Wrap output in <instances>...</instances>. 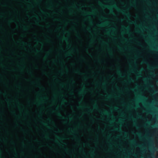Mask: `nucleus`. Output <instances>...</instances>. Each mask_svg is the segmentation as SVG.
Returning a JSON list of instances; mask_svg holds the SVG:
<instances>
[{
  "label": "nucleus",
  "instance_id": "nucleus-1",
  "mask_svg": "<svg viewBox=\"0 0 158 158\" xmlns=\"http://www.w3.org/2000/svg\"><path fill=\"white\" fill-rule=\"evenodd\" d=\"M112 6L116 8L118 12L125 15L130 20V18L131 17V15L129 12H126L125 10L120 9L115 3H113L112 5Z\"/></svg>",
  "mask_w": 158,
  "mask_h": 158
},
{
  "label": "nucleus",
  "instance_id": "nucleus-2",
  "mask_svg": "<svg viewBox=\"0 0 158 158\" xmlns=\"http://www.w3.org/2000/svg\"><path fill=\"white\" fill-rule=\"evenodd\" d=\"M130 142L131 143L135 145L136 146H139V147H141L142 145H139L136 143V141L135 140H133L130 141Z\"/></svg>",
  "mask_w": 158,
  "mask_h": 158
},
{
  "label": "nucleus",
  "instance_id": "nucleus-3",
  "mask_svg": "<svg viewBox=\"0 0 158 158\" xmlns=\"http://www.w3.org/2000/svg\"><path fill=\"white\" fill-rule=\"evenodd\" d=\"M117 68L118 69H117V73L119 75H120L122 77L124 76H122V73H121V71L120 69L119 66H117Z\"/></svg>",
  "mask_w": 158,
  "mask_h": 158
},
{
  "label": "nucleus",
  "instance_id": "nucleus-4",
  "mask_svg": "<svg viewBox=\"0 0 158 158\" xmlns=\"http://www.w3.org/2000/svg\"><path fill=\"white\" fill-rule=\"evenodd\" d=\"M108 23V22H105L104 23H102L100 24H98V25L99 27H102L104 25H107Z\"/></svg>",
  "mask_w": 158,
  "mask_h": 158
},
{
  "label": "nucleus",
  "instance_id": "nucleus-5",
  "mask_svg": "<svg viewBox=\"0 0 158 158\" xmlns=\"http://www.w3.org/2000/svg\"><path fill=\"white\" fill-rule=\"evenodd\" d=\"M85 92V86H84V88L79 91V94L80 95H82Z\"/></svg>",
  "mask_w": 158,
  "mask_h": 158
},
{
  "label": "nucleus",
  "instance_id": "nucleus-6",
  "mask_svg": "<svg viewBox=\"0 0 158 158\" xmlns=\"http://www.w3.org/2000/svg\"><path fill=\"white\" fill-rule=\"evenodd\" d=\"M99 4L102 7H103L104 8H110V6H106V5H103L102 3H101V2H99Z\"/></svg>",
  "mask_w": 158,
  "mask_h": 158
},
{
  "label": "nucleus",
  "instance_id": "nucleus-7",
  "mask_svg": "<svg viewBox=\"0 0 158 158\" xmlns=\"http://www.w3.org/2000/svg\"><path fill=\"white\" fill-rule=\"evenodd\" d=\"M100 112L101 113H102V114H106V115H108L109 114V113H108V112L107 111V110H104V111L103 112H101V111H100Z\"/></svg>",
  "mask_w": 158,
  "mask_h": 158
},
{
  "label": "nucleus",
  "instance_id": "nucleus-8",
  "mask_svg": "<svg viewBox=\"0 0 158 158\" xmlns=\"http://www.w3.org/2000/svg\"><path fill=\"white\" fill-rule=\"evenodd\" d=\"M123 28L126 30L127 33H129L130 32V29L128 27L123 26Z\"/></svg>",
  "mask_w": 158,
  "mask_h": 158
},
{
  "label": "nucleus",
  "instance_id": "nucleus-9",
  "mask_svg": "<svg viewBox=\"0 0 158 158\" xmlns=\"http://www.w3.org/2000/svg\"><path fill=\"white\" fill-rule=\"evenodd\" d=\"M133 81L134 80L129 77L128 78V81H125V82L127 83L129 82H133Z\"/></svg>",
  "mask_w": 158,
  "mask_h": 158
},
{
  "label": "nucleus",
  "instance_id": "nucleus-10",
  "mask_svg": "<svg viewBox=\"0 0 158 158\" xmlns=\"http://www.w3.org/2000/svg\"><path fill=\"white\" fill-rule=\"evenodd\" d=\"M57 114L58 116H59L62 119H64L65 118H64V117L62 116V115H61V114L60 112H58Z\"/></svg>",
  "mask_w": 158,
  "mask_h": 158
},
{
  "label": "nucleus",
  "instance_id": "nucleus-11",
  "mask_svg": "<svg viewBox=\"0 0 158 158\" xmlns=\"http://www.w3.org/2000/svg\"><path fill=\"white\" fill-rule=\"evenodd\" d=\"M140 98L142 100H145L146 99V97L144 95H141L140 96Z\"/></svg>",
  "mask_w": 158,
  "mask_h": 158
},
{
  "label": "nucleus",
  "instance_id": "nucleus-12",
  "mask_svg": "<svg viewBox=\"0 0 158 158\" xmlns=\"http://www.w3.org/2000/svg\"><path fill=\"white\" fill-rule=\"evenodd\" d=\"M74 72L76 73H77L80 74H82V73H81L78 70H77L74 71Z\"/></svg>",
  "mask_w": 158,
  "mask_h": 158
},
{
  "label": "nucleus",
  "instance_id": "nucleus-13",
  "mask_svg": "<svg viewBox=\"0 0 158 158\" xmlns=\"http://www.w3.org/2000/svg\"><path fill=\"white\" fill-rule=\"evenodd\" d=\"M94 109H97L98 108V106L97 104H94Z\"/></svg>",
  "mask_w": 158,
  "mask_h": 158
},
{
  "label": "nucleus",
  "instance_id": "nucleus-14",
  "mask_svg": "<svg viewBox=\"0 0 158 158\" xmlns=\"http://www.w3.org/2000/svg\"><path fill=\"white\" fill-rule=\"evenodd\" d=\"M114 130L116 131H121V128H119L118 127H116L114 129Z\"/></svg>",
  "mask_w": 158,
  "mask_h": 158
},
{
  "label": "nucleus",
  "instance_id": "nucleus-15",
  "mask_svg": "<svg viewBox=\"0 0 158 158\" xmlns=\"http://www.w3.org/2000/svg\"><path fill=\"white\" fill-rule=\"evenodd\" d=\"M111 97V96L109 94H108L106 97V98L108 99H110Z\"/></svg>",
  "mask_w": 158,
  "mask_h": 158
},
{
  "label": "nucleus",
  "instance_id": "nucleus-16",
  "mask_svg": "<svg viewBox=\"0 0 158 158\" xmlns=\"http://www.w3.org/2000/svg\"><path fill=\"white\" fill-rule=\"evenodd\" d=\"M142 63H143L145 64H148L147 61V60H143V61H142Z\"/></svg>",
  "mask_w": 158,
  "mask_h": 158
},
{
  "label": "nucleus",
  "instance_id": "nucleus-17",
  "mask_svg": "<svg viewBox=\"0 0 158 158\" xmlns=\"http://www.w3.org/2000/svg\"><path fill=\"white\" fill-rule=\"evenodd\" d=\"M134 125L137 128H138L139 127L138 126L137 123L134 121Z\"/></svg>",
  "mask_w": 158,
  "mask_h": 158
},
{
  "label": "nucleus",
  "instance_id": "nucleus-18",
  "mask_svg": "<svg viewBox=\"0 0 158 158\" xmlns=\"http://www.w3.org/2000/svg\"><path fill=\"white\" fill-rule=\"evenodd\" d=\"M130 23L131 24H136V23L135 22L131 21L130 22Z\"/></svg>",
  "mask_w": 158,
  "mask_h": 158
},
{
  "label": "nucleus",
  "instance_id": "nucleus-19",
  "mask_svg": "<svg viewBox=\"0 0 158 158\" xmlns=\"http://www.w3.org/2000/svg\"><path fill=\"white\" fill-rule=\"evenodd\" d=\"M56 138L59 139H64V137H60L59 136H57Z\"/></svg>",
  "mask_w": 158,
  "mask_h": 158
},
{
  "label": "nucleus",
  "instance_id": "nucleus-20",
  "mask_svg": "<svg viewBox=\"0 0 158 158\" xmlns=\"http://www.w3.org/2000/svg\"><path fill=\"white\" fill-rule=\"evenodd\" d=\"M42 123L43 125L46 126H48V125L47 123L45 122H42Z\"/></svg>",
  "mask_w": 158,
  "mask_h": 158
},
{
  "label": "nucleus",
  "instance_id": "nucleus-21",
  "mask_svg": "<svg viewBox=\"0 0 158 158\" xmlns=\"http://www.w3.org/2000/svg\"><path fill=\"white\" fill-rule=\"evenodd\" d=\"M23 29L24 30L26 31L28 29V27L26 26H23Z\"/></svg>",
  "mask_w": 158,
  "mask_h": 158
},
{
  "label": "nucleus",
  "instance_id": "nucleus-22",
  "mask_svg": "<svg viewBox=\"0 0 158 158\" xmlns=\"http://www.w3.org/2000/svg\"><path fill=\"white\" fill-rule=\"evenodd\" d=\"M94 151H91L90 153V154L91 155H94Z\"/></svg>",
  "mask_w": 158,
  "mask_h": 158
},
{
  "label": "nucleus",
  "instance_id": "nucleus-23",
  "mask_svg": "<svg viewBox=\"0 0 158 158\" xmlns=\"http://www.w3.org/2000/svg\"><path fill=\"white\" fill-rule=\"evenodd\" d=\"M65 54L67 56H70L71 55V54L70 52H67L65 53Z\"/></svg>",
  "mask_w": 158,
  "mask_h": 158
},
{
  "label": "nucleus",
  "instance_id": "nucleus-24",
  "mask_svg": "<svg viewBox=\"0 0 158 158\" xmlns=\"http://www.w3.org/2000/svg\"><path fill=\"white\" fill-rule=\"evenodd\" d=\"M63 39L64 40L66 41H67L68 40V39L67 38L65 37H64L63 38Z\"/></svg>",
  "mask_w": 158,
  "mask_h": 158
},
{
  "label": "nucleus",
  "instance_id": "nucleus-25",
  "mask_svg": "<svg viewBox=\"0 0 158 158\" xmlns=\"http://www.w3.org/2000/svg\"><path fill=\"white\" fill-rule=\"evenodd\" d=\"M138 73L139 74L138 76L139 77H141V72H138Z\"/></svg>",
  "mask_w": 158,
  "mask_h": 158
},
{
  "label": "nucleus",
  "instance_id": "nucleus-26",
  "mask_svg": "<svg viewBox=\"0 0 158 158\" xmlns=\"http://www.w3.org/2000/svg\"><path fill=\"white\" fill-rule=\"evenodd\" d=\"M83 13H84V15H87L88 14H89L90 13L89 12H84Z\"/></svg>",
  "mask_w": 158,
  "mask_h": 158
},
{
  "label": "nucleus",
  "instance_id": "nucleus-27",
  "mask_svg": "<svg viewBox=\"0 0 158 158\" xmlns=\"http://www.w3.org/2000/svg\"><path fill=\"white\" fill-rule=\"evenodd\" d=\"M108 50L110 52V55H112V52L111 51L110 49L109 48L108 49Z\"/></svg>",
  "mask_w": 158,
  "mask_h": 158
},
{
  "label": "nucleus",
  "instance_id": "nucleus-28",
  "mask_svg": "<svg viewBox=\"0 0 158 158\" xmlns=\"http://www.w3.org/2000/svg\"><path fill=\"white\" fill-rule=\"evenodd\" d=\"M154 68V67L153 66H150V67H149V69H150V70H152V69H153Z\"/></svg>",
  "mask_w": 158,
  "mask_h": 158
},
{
  "label": "nucleus",
  "instance_id": "nucleus-29",
  "mask_svg": "<svg viewBox=\"0 0 158 158\" xmlns=\"http://www.w3.org/2000/svg\"><path fill=\"white\" fill-rule=\"evenodd\" d=\"M136 135H138L140 138H141V134L140 133H138L137 134H136Z\"/></svg>",
  "mask_w": 158,
  "mask_h": 158
},
{
  "label": "nucleus",
  "instance_id": "nucleus-30",
  "mask_svg": "<svg viewBox=\"0 0 158 158\" xmlns=\"http://www.w3.org/2000/svg\"><path fill=\"white\" fill-rule=\"evenodd\" d=\"M102 44H107V43L106 42L104 41H102Z\"/></svg>",
  "mask_w": 158,
  "mask_h": 158
},
{
  "label": "nucleus",
  "instance_id": "nucleus-31",
  "mask_svg": "<svg viewBox=\"0 0 158 158\" xmlns=\"http://www.w3.org/2000/svg\"><path fill=\"white\" fill-rule=\"evenodd\" d=\"M110 12L111 14H114V12L111 9L110 10Z\"/></svg>",
  "mask_w": 158,
  "mask_h": 158
},
{
  "label": "nucleus",
  "instance_id": "nucleus-32",
  "mask_svg": "<svg viewBox=\"0 0 158 158\" xmlns=\"http://www.w3.org/2000/svg\"><path fill=\"white\" fill-rule=\"evenodd\" d=\"M118 48L119 50H120V51H122L123 50V49L119 46L118 47Z\"/></svg>",
  "mask_w": 158,
  "mask_h": 158
},
{
  "label": "nucleus",
  "instance_id": "nucleus-33",
  "mask_svg": "<svg viewBox=\"0 0 158 158\" xmlns=\"http://www.w3.org/2000/svg\"><path fill=\"white\" fill-rule=\"evenodd\" d=\"M148 79V78H144L143 79L144 80L145 82H147V80Z\"/></svg>",
  "mask_w": 158,
  "mask_h": 158
},
{
  "label": "nucleus",
  "instance_id": "nucleus-34",
  "mask_svg": "<svg viewBox=\"0 0 158 158\" xmlns=\"http://www.w3.org/2000/svg\"><path fill=\"white\" fill-rule=\"evenodd\" d=\"M138 117L139 118H142V116L140 115H139V114H138Z\"/></svg>",
  "mask_w": 158,
  "mask_h": 158
},
{
  "label": "nucleus",
  "instance_id": "nucleus-35",
  "mask_svg": "<svg viewBox=\"0 0 158 158\" xmlns=\"http://www.w3.org/2000/svg\"><path fill=\"white\" fill-rule=\"evenodd\" d=\"M88 111L89 112H92V110L90 108H89L88 109Z\"/></svg>",
  "mask_w": 158,
  "mask_h": 158
},
{
  "label": "nucleus",
  "instance_id": "nucleus-36",
  "mask_svg": "<svg viewBox=\"0 0 158 158\" xmlns=\"http://www.w3.org/2000/svg\"><path fill=\"white\" fill-rule=\"evenodd\" d=\"M62 101L63 102H66V101L64 99H63L62 100Z\"/></svg>",
  "mask_w": 158,
  "mask_h": 158
},
{
  "label": "nucleus",
  "instance_id": "nucleus-37",
  "mask_svg": "<svg viewBox=\"0 0 158 158\" xmlns=\"http://www.w3.org/2000/svg\"><path fill=\"white\" fill-rule=\"evenodd\" d=\"M146 112H147V113H152V112H151V111H149L148 110H146Z\"/></svg>",
  "mask_w": 158,
  "mask_h": 158
},
{
  "label": "nucleus",
  "instance_id": "nucleus-38",
  "mask_svg": "<svg viewBox=\"0 0 158 158\" xmlns=\"http://www.w3.org/2000/svg\"><path fill=\"white\" fill-rule=\"evenodd\" d=\"M22 44H23V45H25V44H27V43L25 42H23V43H22Z\"/></svg>",
  "mask_w": 158,
  "mask_h": 158
},
{
  "label": "nucleus",
  "instance_id": "nucleus-39",
  "mask_svg": "<svg viewBox=\"0 0 158 158\" xmlns=\"http://www.w3.org/2000/svg\"><path fill=\"white\" fill-rule=\"evenodd\" d=\"M70 132H71L72 133H73L75 132V131L73 130H71L70 131Z\"/></svg>",
  "mask_w": 158,
  "mask_h": 158
},
{
  "label": "nucleus",
  "instance_id": "nucleus-40",
  "mask_svg": "<svg viewBox=\"0 0 158 158\" xmlns=\"http://www.w3.org/2000/svg\"><path fill=\"white\" fill-rule=\"evenodd\" d=\"M14 21V20L13 19H11L10 21L9 22H13Z\"/></svg>",
  "mask_w": 158,
  "mask_h": 158
},
{
  "label": "nucleus",
  "instance_id": "nucleus-41",
  "mask_svg": "<svg viewBox=\"0 0 158 158\" xmlns=\"http://www.w3.org/2000/svg\"><path fill=\"white\" fill-rule=\"evenodd\" d=\"M124 135L125 136H126L127 135V132H124Z\"/></svg>",
  "mask_w": 158,
  "mask_h": 158
},
{
  "label": "nucleus",
  "instance_id": "nucleus-42",
  "mask_svg": "<svg viewBox=\"0 0 158 158\" xmlns=\"http://www.w3.org/2000/svg\"><path fill=\"white\" fill-rule=\"evenodd\" d=\"M137 43H138V44L139 45V46H141V44L140 43H139V42H138Z\"/></svg>",
  "mask_w": 158,
  "mask_h": 158
},
{
  "label": "nucleus",
  "instance_id": "nucleus-43",
  "mask_svg": "<svg viewBox=\"0 0 158 158\" xmlns=\"http://www.w3.org/2000/svg\"><path fill=\"white\" fill-rule=\"evenodd\" d=\"M156 92H157V91H156V90L153 91V94H156Z\"/></svg>",
  "mask_w": 158,
  "mask_h": 158
},
{
  "label": "nucleus",
  "instance_id": "nucleus-44",
  "mask_svg": "<svg viewBox=\"0 0 158 158\" xmlns=\"http://www.w3.org/2000/svg\"><path fill=\"white\" fill-rule=\"evenodd\" d=\"M35 17H36V18L37 19H39L38 16L36 15H35Z\"/></svg>",
  "mask_w": 158,
  "mask_h": 158
},
{
  "label": "nucleus",
  "instance_id": "nucleus-45",
  "mask_svg": "<svg viewBox=\"0 0 158 158\" xmlns=\"http://www.w3.org/2000/svg\"><path fill=\"white\" fill-rule=\"evenodd\" d=\"M71 82L72 83H75V81L73 80H72V81H71Z\"/></svg>",
  "mask_w": 158,
  "mask_h": 158
},
{
  "label": "nucleus",
  "instance_id": "nucleus-46",
  "mask_svg": "<svg viewBox=\"0 0 158 158\" xmlns=\"http://www.w3.org/2000/svg\"><path fill=\"white\" fill-rule=\"evenodd\" d=\"M123 39L125 41H127V39H126L124 37H123Z\"/></svg>",
  "mask_w": 158,
  "mask_h": 158
},
{
  "label": "nucleus",
  "instance_id": "nucleus-47",
  "mask_svg": "<svg viewBox=\"0 0 158 158\" xmlns=\"http://www.w3.org/2000/svg\"><path fill=\"white\" fill-rule=\"evenodd\" d=\"M136 31L137 32H139V31L138 30H136Z\"/></svg>",
  "mask_w": 158,
  "mask_h": 158
},
{
  "label": "nucleus",
  "instance_id": "nucleus-48",
  "mask_svg": "<svg viewBox=\"0 0 158 158\" xmlns=\"http://www.w3.org/2000/svg\"><path fill=\"white\" fill-rule=\"evenodd\" d=\"M77 37L78 38H80V35H77Z\"/></svg>",
  "mask_w": 158,
  "mask_h": 158
},
{
  "label": "nucleus",
  "instance_id": "nucleus-49",
  "mask_svg": "<svg viewBox=\"0 0 158 158\" xmlns=\"http://www.w3.org/2000/svg\"><path fill=\"white\" fill-rule=\"evenodd\" d=\"M35 51H36V52H39V50H37V49Z\"/></svg>",
  "mask_w": 158,
  "mask_h": 158
},
{
  "label": "nucleus",
  "instance_id": "nucleus-50",
  "mask_svg": "<svg viewBox=\"0 0 158 158\" xmlns=\"http://www.w3.org/2000/svg\"><path fill=\"white\" fill-rule=\"evenodd\" d=\"M109 32H110V30H109L107 32V33L108 34H109Z\"/></svg>",
  "mask_w": 158,
  "mask_h": 158
},
{
  "label": "nucleus",
  "instance_id": "nucleus-51",
  "mask_svg": "<svg viewBox=\"0 0 158 158\" xmlns=\"http://www.w3.org/2000/svg\"><path fill=\"white\" fill-rule=\"evenodd\" d=\"M116 88H117V89H119V88L118 87V86H116Z\"/></svg>",
  "mask_w": 158,
  "mask_h": 158
},
{
  "label": "nucleus",
  "instance_id": "nucleus-52",
  "mask_svg": "<svg viewBox=\"0 0 158 158\" xmlns=\"http://www.w3.org/2000/svg\"><path fill=\"white\" fill-rule=\"evenodd\" d=\"M69 118V119L70 120H71L72 119V117H70Z\"/></svg>",
  "mask_w": 158,
  "mask_h": 158
},
{
  "label": "nucleus",
  "instance_id": "nucleus-53",
  "mask_svg": "<svg viewBox=\"0 0 158 158\" xmlns=\"http://www.w3.org/2000/svg\"><path fill=\"white\" fill-rule=\"evenodd\" d=\"M147 122L148 123H150V121H149V120H147Z\"/></svg>",
  "mask_w": 158,
  "mask_h": 158
},
{
  "label": "nucleus",
  "instance_id": "nucleus-54",
  "mask_svg": "<svg viewBox=\"0 0 158 158\" xmlns=\"http://www.w3.org/2000/svg\"><path fill=\"white\" fill-rule=\"evenodd\" d=\"M131 118H132V119L133 120H135V118L133 117H131Z\"/></svg>",
  "mask_w": 158,
  "mask_h": 158
},
{
  "label": "nucleus",
  "instance_id": "nucleus-55",
  "mask_svg": "<svg viewBox=\"0 0 158 158\" xmlns=\"http://www.w3.org/2000/svg\"><path fill=\"white\" fill-rule=\"evenodd\" d=\"M61 86L62 87L64 85V84H61Z\"/></svg>",
  "mask_w": 158,
  "mask_h": 158
},
{
  "label": "nucleus",
  "instance_id": "nucleus-56",
  "mask_svg": "<svg viewBox=\"0 0 158 158\" xmlns=\"http://www.w3.org/2000/svg\"><path fill=\"white\" fill-rule=\"evenodd\" d=\"M90 23H93V21L92 20H90Z\"/></svg>",
  "mask_w": 158,
  "mask_h": 158
},
{
  "label": "nucleus",
  "instance_id": "nucleus-57",
  "mask_svg": "<svg viewBox=\"0 0 158 158\" xmlns=\"http://www.w3.org/2000/svg\"><path fill=\"white\" fill-rule=\"evenodd\" d=\"M117 109H118V108H117V107H115L114 108V109H115V110H117Z\"/></svg>",
  "mask_w": 158,
  "mask_h": 158
},
{
  "label": "nucleus",
  "instance_id": "nucleus-58",
  "mask_svg": "<svg viewBox=\"0 0 158 158\" xmlns=\"http://www.w3.org/2000/svg\"><path fill=\"white\" fill-rule=\"evenodd\" d=\"M65 150L66 151H67L68 150V149L67 148H65Z\"/></svg>",
  "mask_w": 158,
  "mask_h": 158
},
{
  "label": "nucleus",
  "instance_id": "nucleus-59",
  "mask_svg": "<svg viewBox=\"0 0 158 158\" xmlns=\"http://www.w3.org/2000/svg\"><path fill=\"white\" fill-rule=\"evenodd\" d=\"M101 17L103 19H105V18H104L103 17H102V16Z\"/></svg>",
  "mask_w": 158,
  "mask_h": 158
},
{
  "label": "nucleus",
  "instance_id": "nucleus-60",
  "mask_svg": "<svg viewBox=\"0 0 158 158\" xmlns=\"http://www.w3.org/2000/svg\"><path fill=\"white\" fill-rule=\"evenodd\" d=\"M29 73L30 74H31L32 72H31L30 71V72H29Z\"/></svg>",
  "mask_w": 158,
  "mask_h": 158
},
{
  "label": "nucleus",
  "instance_id": "nucleus-61",
  "mask_svg": "<svg viewBox=\"0 0 158 158\" xmlns=\"http://www.w3.org/2000/svg\"><path fill=\"white\" fill-rule=\"evenodd\" d=\"M77 139L78 140H79V141H80V139Z\"/></svg>",
  "mask_w": 158,
  "mask_h": 158
},
{
  "label": "nucleus",
  "instance_id": "nucleus-62",
  "mask_svg": "<svg viewBox=\"0 0 158 158\" xmlns=\"http://www.w3.org/2000/svg\"><path fill=\"white\" fill-rule=\"evenodd\" d=\"M2 94V92L0 90V94Z\"/></svg>",
  "mask_w": 158,
  "mask_h": 158
},
{
  "label": "nucleus",
  "instance_id": "nucleus-63",
  "mask_svg": "<svg viewBox=\"0 0 158 158\" xmlns=\"http://www.w3.org/2000/svg\"><path fill=\"white\" fill-rule=\"evenodd\" d=\"M40 102H38V104H40Z\"/></svg>",
  "mask_w": 158,
  "mask_h": 158
},
{
  "label": "nucleus",
  "instance_id": "nucleus-64",
  "mask_svg": "<svg viewBox=\"0 0 158 158\" xmlns=\"http://www.w3.org/2000/svg\"><path fill=\"white\" fill-rule=\"evenodd\" d=\"M152 126V127H155V125H153Z\"/></svg>",
  "mask_w": 158,
  "mask_h": 158
}]
</instances>
